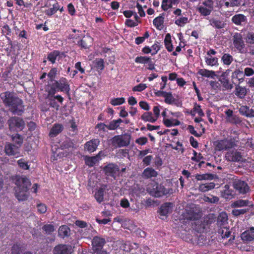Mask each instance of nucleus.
I'll use <instances>...</instances> for the list:
<instances>
[{
  "instance_id": "obj_53",
  "label": "nucleus",
  "mask_w": 254,
  "mask_h": 254,
  "mask_svg": "<svg viewBox=\"0 0 254 254\" xmlns=\"http://www.w3.org/2000/svg\"><path fill=\"white\" fill-rule=\"evenodd\" d=\"M68 126L69 130L71 131H73L74 133H76L77 131V126L75 122V120L72 119L68 122Z\"/></svg>"
},
{
  "instance_id": "obj_13",
  "label": "nucleus",
  "mask_w": 254,
  "mask_h": 254,
  "mask_svg": "<svg viewBox=\"0 0 254 254\" xmlns=\"http://www.w3.org/2000/svg\"><path fill=\"white\" fill-rule=\"evenodd\" d=\"M228 161L233 162H243V158L241 152L237 150H232L228 151L225 156Z\"/></svg>"
},
{
  "instance_id": "obj_44",
  "label": "nucleus",
  "mask_w": 254,
  "mask_h": 254,
  "mask_svg": "<svg viewBox=\"0 0 254 254\" xmlns=\"http://www.w3.org/2000/svg\"><path fill=\"white\" fill-rule=\"evenodd\" d=\"M209 22L211 26L217 29H221L224 27V23L219 20L211 19L209 20Z\"/></svg>"
},
{
  "instance_id": "obj_48",
  "label": "nucleus",
  "mask_w": 254,
  "mask_h": 254,
  "mask_svg": "<svg viewBox=\"0 0 254 254\" xmlns=\"http://www.w3.org/2000/svg\"><path fill=\"white\" fill-rule=\"evenodd\" d=\"M74 144L70 138H66L64 140L61 144V147L63 149H68L73 148Z\"/></svg>"
},
{
  "instance_id": "obj_34",
  "label": "nucleus",
  "mask_w": 254,
  "mask_h": 254,
  "mask_svg": "<svg viewBox=\"0 0 254 254\" xmlns=\"http://www.w3.org/2000/svg\"><path fill=\"white\" fill-rule=\"evenodd\" d=\"M69 228L66 225H63L60 227L58 231L59 236L64 238L69 236L70 233Z\"/></svg>"
},
{
  "instance_id": "obj_63",
  "label": "nucleus",
  "mask_w": 254,
  "mask_h": 254,
  "mask_svg": "<svg viewBox=\"0 0 254 254\" xmlns=\"http://www.w3.org/2000/svg\"><path fill=\"white\" fill-rule=\"evenodd\" d=\"M245 39L248 43L254 44V33H248Z\"/></svg>"
},
{
  "instance_id": "obj_4",
  "label": "nucleus",
  "mask_w": 254,
  "mask_h": 254,
  "mask_svg": "<svg viewBox=\"0 0 254 254\" xmlns=\"http://www.w3.org/2000/svg\"><path fill=\"white\" fill-rule=\"evenodd\" d=\"M131 136L129 134L115 135L111 139V144L115 148L125 147L130 143Z\"/></svg>"
},
{
  "instance_id": "obj_24",
  "label": "nucleus",
  "mask_w": 254,
  "mask_h": 254,
  "mask_svg": "<svg viewBox=\"0 0 254 254\" xmlns=\"http://www.w3.org/2000/svg\"><path fill=\"white\" fill-rule=\"evenodd\" d=\"M64 126L61 124H55L51 128L49 135L50 137H55L60 133L64 129Z\"/></svg>"
},
{
  "instance_id": "obj_62",
  "label": "nucleus",
  "mask_w": 254,
  "mask_h": 254,
  "mask_svg": "<svg viewBox=\"0 0 254 254\" xmlns=\"http://www.w3.org/2000/svg\"><path fill=\"white\" fill-rule=\"evenodd\" d=\"M248 211V209H234L232 210V213L235 216H239L241 215L244 214Z\"/></svg>"
},
{
  "instance_id": "obj_40",
  "label": "nucleus",
  "mask_w": 254,
  "mask_h": 254,
  "mask_svg": "<svg viewBox=\"0 0 254 254\" xmlns=\"http://www.w3.org/2000/svg\"><path fill=\"white\" fill-rule=\"evenodd\" d=\"M164 20V18L163 16H159L153 20V23L157 29L161 30L162 28Z\"/></svg>"
},
{
  "instance_id": "obj_55",
  "label": "nucleus",
  "mask_w": 254,
  "mask_h": 254,
  "mask_svg": "<svg viewBox=\"0 0 254 254\" xmlns=\"http://www.w3.org/2000/svg\"><path fill=\"white\" fill-rule=\"evenodd\" d=\"M125 102V99L123 97L113 98L110 103L113 106L120 105Z\"/></svg>"
},
{
  "instance_id": "obj_45",
  "label": "nucleus",
  "mask_w": 254,
  "mask_h": 254,
  "mask_svg": "<svg viewBox=\"0 0 254 254\" xmlns=\"http://www.w3.org/2000/svg\"><path fill=\"white\" fill-rule=\"evenodd\" d=\"M233 60V57L229 54H224L221 58V61L225 65H230Z\"/></svg>"
},
{
  "instance_id": "obj_33",
  "label": "nucleus",
  "mask_w": 254,
  "mask_h": 254,
  "mask_svg": "<svg viewBox=\"0 0 254 254\" xmlns=\"http://www.w3.org/2000/svg\"><path fill=\"white\" fill-rule=\"evenodd\" d=\"M198 73L202 76L206 77H211L215 78L216 76L215 72L212 70H209L206 69H200L198 71Z\"/></svg>"
},
{
  "instance_id": "obj_58",
  "label": "nucleus",
  "mask_w": 254,
  "mask_h": 254,
  "mask_svg": "<svg viewBox=\"0 0 254 254\" xmlns=\"http://www.w3.org/2000/svg\"><path fill=\"white\" fill-rule=\"evenodd\" d=\"M219 198L217 196L211 195V197L205 196L204 200L211 203H215L218 202Z\"/></svg>"
},
{
  "instance_id": "obj_22",
  "label": "nucleus",
  "mask_w": 254,
  "mask_h": 254,
  "mask_svg": "<svg viewBox=\"0 0 254 254\" xmlns=\"http://www.w3.org/2000/svg\"><path fill=\"white\" fill-rule=\"evenodd\" d=\"M5 152L8 155H14L19 153L18 146L11 143H6L5 145Z\"/></svg>"
},
{
  "instance_id": "obj_49",
  "label": "nucleus",
  "mask_w": 254,
  "mask_h": 254,
  "mask_svg": "<svg viewBox=\"0 0 254 254\" xmlns=\"http://www.w3.org/2000/svg\"><path fill=\"white\" fill-rule=\"evenodd\" d=\"M12 139L13 142L15 143L14 145L18 146V148L20 147L23 143V138L19 134H15L12 137Z\"/></svg>"
},
{
  "instance_id": "obj_54",
  "label": "nucleus",
  "mask_w": 254,
  "mask_h": 254,
  "mask_svg": "<svg viewBox=\"0 0 254 254\" xmlns=\"http://www.w3.org/2000/svg\"><path fill=\"white\" fill-rule=\"evenodd\" d=\"M195 179L197 181L206 180H211L213 179L212 175L209 174H196L195 175Z\"/></svg>"
},
{
  "instance_id": "obj_17",
  "label": "nucleus",
  "mask_w": 254,
  "mask_h": 254,
  "mask_svg": "<svg viewBox=\"0 0 254 254\" xmlns=\"http://www.w3.org/2000/svg\"><path fill=\"white\" fill-rule=\"evenodd\" d=\"M72 252L71 246L65 244H59L53 250V254H71Z\"/></svg>"
},
{
  "instance_id": "obj_30",
  "label": "nucleus",
  "mask_w": 254,
  "mask_h": 254,
  "mask_svg": "<svg viewBox=\"0 0 254 254\" xmlns=\"http://www.w3.org/2000/svg\"><path fill=\"white\" fill-rule=\"evenodd\" d=\"M247 90L246 87L237 85L236 86L235 94L239 98L243 99L246 95Z\"/></svg>"
},
{
  "instance_id": "obj_59",
  "label": "nucleus",
  "mask_w": 254,
  "mask_h": 254,
  "mask_svg": "<svg viewBox=\"0 0 254 254\" xmlns=\"http://www.w3.org/2000/svg\"><path fill=\"white\" fill-rule=\"evenodd\" d=\"M147 88V86L145 84L140 83L138 85L135 86L132 88V91L141 92L145 90Z\"/></svg>"
},
{
  "instance_id": "obj_41",
  "label": "nucleus",
  "mask_w": 254,
  "mask_h": 254,
  "mask_svg": "<svg viewBox=\"0 0 254 254\" xmlns=\"http://www.w3.org/2000/svg\"><path fill=\"white\" fill-rule=\"evenodd\" d=\"M235 207H244L246 206H252L253 204L248 200L239 199L233 203Z\"/></svg>"
},
{
  "instance_id": "obj_57",
  "label": "nucleus",
  "mask_w": 254,
  "mask_h": 254,
  "mask_svg": "<svg viewBox=\"0 0 254 254\" xmlns=\"http://www.w3.org/2000/svg\"><path fill=\"white\" fill-rule=\"evenodd\" d=\"M17 164L20 168L24 170H28L29 168L27 162L24 159H20L17 161Z\"/></svg>"
},
{
  "instance_id": "obj_25",
  "label": "nucleus",
  "mask_w": 254,
  "mask_h": 254,
  "mask_svg": "<svg viewBox=\"0 0 254 254\" xmlns=\"http://www.w3.org/2000/svg\"><path fill=\"white\" fill-rule=\"evenodd\" d=\"M172 207L173 203L171 202H166L162 204L159 209L160 215L166 217L168 214L171 212Z\"/></svg>"
},
{
  "instance_id": "obj_47",
  "label": "nucleus",
  "mask_w": 254,
  "mask_h": 254,
  "mask_svg": "<svg viewBox=\"0 0 254 254\" xmlns=\"http://www.w3.org/2000/svg\"><path fill=\"white\" fill-rule=\"evenodd\" d=\"M58 73V69L56 67H53L50 69L47 74L48 77L50 79V82L52 83L53 81H55V77Z\"/></svg>"
},
{
  "instance_id": "obj_28",
  "label": "nucleus",
  "mask_w": 254,
  "mask_h": 254,
  "mask_svg": "<svg viewBox=\"0 0 254 254\" xmlns=\"http://www.w3.org/2000/svg\"><path fill=\"white\" fill-rule=\"evenodd\" d=\"M221 196L225 199H231L232 198L233 190L230 189V186L228 185H225L223 189L221 190Z\"/></svg>"
},
{
  "instance_id": "obj_27",
  "label": "nucleus",
  "mask_w": 254,
  "mask_h": 254,
  "mask_svg": "<svg viewBox=\"0 0 254 254\" xmlns=\"http://www.w3.org/2000/svg\"><path fill=\"white\" fill-rule=\"evenodd\" d=\"M192 228L198 233H201L205 229V223L198 218L196 221L192 223Z\"/></svg>"
},
{
  "instance_id": "obj_31",
  "label": "nucleus",
  "mask_w": 254,
  "mask_h": 254,
  "mask_svg": "<svg viewBox=\"0 0 254 254\" xmlns=\"http://www.w3.org/2000/svg\"><path fill=\"white\" fill-rule=\"evenodd\" d=\"M157 172L152 168H147L143 172L142 176L144 178L149 179L157 176Z\"/></svg>"
},
{
  "instance_id": "obj_36",
  "label": "nucleus",
  "mask_w": 254,
  "mask_h": 254,
  "mask_svg": "<svg viewBox=\"0 0 254 254\" xmlns=\"http://www.w3.org/2000/svg\"><path fill=\"white\" fill-rule=\"evenodd\" d=\"M163 122L164 125L168 127L178 126L180 124V122L179 120L174 119L163 118Z\"/></svg>"
},
{
  "instance_id": "obj_26",
  "label": "nucleus",
  "mask_w": 254,
  "mask_h": 254,
  "mask_svg": "<svg viewBox=\"0 0 254 254\" xmlns=\"http://www.w3.org/2000/svg\"><path fill=\"white\" fill-rule=\"evenodd\" d=\"M102 153V151H100L98 154L93 157H86L85 162L86 165L89 167H93L95 164L97 163L100 160V156Z\"/></svg>"
},
{
  "instance_id": "obj_8",
  "label": "nucleus",
  "mask_w": 254,
  "mask_h": 254,
  "mask_svg": "<svg viewBox=\"0 0 254 254\" xmlns=\"http://www.w3.org/2000/svg\"><path fill=\"white\" fill-rule=\"evenodd\" d=\"M103 171L106 175L113 177L115 180L120 174V167L115 163H109L106 165L103 168Z\"/></svg>"
},
{
  "instance_id": "obj_2",
  "label": "nucleus",
  "mask_w": 254,
  "mask_h": 254,
  "mask_svg": "<svg viewBox=\"0 0 254 254\" xmlns=\"http://www.w3.org/2000/svg\"><path fill=\"white\" fill-rule=\"evenodd\" d=\"M16 187L15 188V195L19 201H25L27 199V191L31 185L30 180L26 177H19L15 181Z\"/></svg>"
},
{
  "instance_id": "obj_38",
  "label": "nucleus",
  "mask_w": 254,
  "mask_h": 254,
  "mask_svg": "<svg viewBox=\"0 0 254 254\" xmlns=\"http://www.w3.org/2000/svg\"><path fill=\"white\" fill-rule=\"evenodd\" d=\"M165 46L168 52H172L173 50V46L172 44L171 37L169 33L166 35L164 39Z\"/></svg>"
},
{
  "instance_id": "obj_61",
  "label": "nucleus",
  "mask_w": 254,
  "mask_h": 254,
  "mask_svg": "<svg viewBox=\"0 0 254 254\" xmlns=\"http://www.w3.org/2000/svg\"><path fill=\"white\" fill-rule=\"evenodd\" d=\"M193 112L197 113L200 117L204 116V115L202 110L201 109V106L199 105H198L197 103L194 104L193 108Z\"/></svg>"
},
{
  "instance_id": "obj_21",
  "label": "nucleus",
  "mask_w": 254,
  "mask_h": 254,
  "mask_svg": "<svg viewBox=\"0 0 254 254\" xmlns=\"http://www.w3.org/2000/svg\"><path fill=\"white\" fill-rule=\"evenodd\" d=\"M63 57H65L64 53L60 52L57 50H54L48 54L47 60L51 62L52 64H54L56 63V60L57 58L59 59Z\"/></svg>"
},
{
  "instance_id": "obj_9",
  "label": "nucleus",
  "mask_w": 254,
  "mask_h": 254,
  "mask_svg": "<svg viewBox=\"0 0 254 254\" xmlns=\"http://www.w3.org/2000/svg\"><path fill=\"white\" fill-rule=\"evenodd\" d=\"M47 99L48 100L49 105L50 107L55 109L57 111L59 110L60 105L58 104L56 100L62 104L64 101V98L60 95H55V93L50 91H47Z\"/></svg>"
},
{
  "instance_id": "obj_16",
  "label": "nucleus",
  "mask_w": 254,
  "mask_h": 254,
  "mask_svg": "<svg viewBox=\"0 0 254 254\" xmlns=\"http://www.w3.org/2000/svg\"><path fill=\"white\" fill-rule=\"evenodd\" d=\"M106 243L105 239L100 236H95L92 240V249L94 253H98Z\"/></svg>"
},
{
  "instance_id": "obj_37",
  "label": "nucleus",
  "mask_w": 254,
  "mask_h": 254,
  "mask_svg": "<svg viewBox=\"0 0 254 254\" xmlns=\"http://www.w3.org/2000/svg\"><path fill=\"white\" fill-rule=\"evenodd\" d=\"M184 217L185 220L195 221L199 218V216L197 213L194 212L193 211L189 210L185 214Z\"/></svg>"
},
{
  "instance_id": "obj_42",
  "label": "nucleus",
  "mask_w": 254,
  "mask_h": 254,
  "mask_svg": "<svg viewBox=\"0 0 254 254\" xmlns=\"http://www.w3.org/2000/svg\"><path fill=\"white\" fill-rule=\"evenodd\" d=\"M244 76L243 71L239 69H236L232 73V78L238 79L240 82H242L244 80Z\"/></svg>"
},
{
  "instance_id": "obj_23",
  "label": "nucleus",
  "mask_w": 254,
  "mask_h": 254,
  "mask_svg": "<svg viewBox=\"0 0 254 254\" xmlns=\"http://www.w3.org/2000/svg\"><path fill=\"white\" fill-rule=\"evenodd\" d=\"M239 112L240 114L246 117H254V108H250L247 106H241L239 109Z\"/></svg>"
},
{
  "instance_id": "obj_18",
  "label": "nucleus",
  "mask_w": 254,
  "mask_h": 254,
  "mask_svg": "<svg viewBox=\"0 0 254 254\" xmlns=\"http://www.w3.org/2000/svg\"><path fill=\"white\" fill-rule=\"evenodd\" d=\"M92 42L93 39L91 37L84 36L82 39L80 38L79 40L77 41V43L76 44L82 48L87 49L91 46Z\"/></svg>"
},
{
  "instance_id": "obj_43",
  "label": "nucleus",
  "mask_w": 254,
  "mask_h": 254,
  "mask_svg": "<svg viewBox=\"0 0 254 254\" xmlns=\"http://www.w3.org/2000/svg\"><path fill=\"white\" fill-rule=\"evenodd\" d=\"M206 64L210 66H215L218 64V58L212 56H206L205 58Z\"/></svg>"
},
{
  "instance_id": "obj_20",
  "label": "nucleus",
  "mask_w": 254,
  "mask_h": 254,
  "mask_svg": "<svg viewBox=\"0 0 254 254\" xmlns=\"http://www.w3.org/2000/svg\"><path fill=\"white\" fill-rule=\"evenodd\" d=\"M242 240L246 242L254 241V227H251L241 234Z\"/></svg>"
},
{
  "instance_id": "obj_14",
  "label": "nucleus",
  "mask_w": 254,
  "mask_h": 254,
  "mask_svg": "<svg viewBox=\"0 0 254 254\" xmlns=\"http://www.w3.org/2000/svg\"><path fill=\"white\" fill-rule=\"evenodd\" d=\"M229 71L230 70L228 69L226 71L223 72L220 75H216V76L225 90H231L233 88V85L230 82L228 78Z\"/></svg>"
},
{
  "instance_id": "obj_60",
  "label": "nucleus",
  "mask_w": 254,
  "mask_h": 254,
  "mask_svg": "<svg viewBox=\"0 0 254 254\" xmlns=\"http://www.w3.org/2000/svg\"><path fill=\"white\" fill-rule=\"evenodd\" d=\"M172 4L169 2V0H163L162 2V8L166 11L172 7Z\"/></svg>"
},
{
  "instance_id": "obj_39",
  "label": "nucleus",
  "mask_w": 254,
  "mask_h": 254,
  "mask_svg": "<svg viewBox=\"0 0 254 254\" xmlns=\"http://www.w3.org/2000/svg\"><path fill=\"white\" fill-rule=\"evenodd\" d=\"M59 9V4L58 2H55L52 5V7L46 9L45 11V13L48 16H52L56 13Z\"/></svg>"
},
{
  "instance_id": "obj_5",
  "label": "nucleus",
  "mask_w": 254,
  "mask_h": 254,
  "mask_svg": "<svg viewBox=\"0 0 254 254\" xmlns=\"http://www.w3.org/2000/svg\"><path fill=\"white\" fill-rule=\"evenodd\" d=\"M196 9L201 15L208 16L214 9V1L212 0H205Z\"/></svg>"
},
{
  "instance_id": "obj_35",
  "label": "nucleus",
  "mask_w": 254,
  "mask_h": 254,
  "mask_svg": "<svg viewBox=\"0 0 254 254\" xmlns=\"http://www.w3.org/2000/svg\"><path fill=\"white\" fill-rule=\"evenodd\" d=\"M141 119L144 122L150 123H154L157 121L156 118H154L153 116L152 113L151 112L144 113L141 116Z\"/></svg>"
},
{
  "instance_id": "obj_29",
  "label": "nucleus",
  "mask_w": 254,
  "mask_h": 254,
  "mask_svg": "<svg viewBox=\"0 0 254 254\" xmlns=\"http://www.w3.org/2000/svg\"><path fill=\"white\" fill-rule=\"evenodd\" d=\"M246 17L241 14H236L232 18V22L237 25H243L244 23L246 22Z\"/></svg>"
},
{
  "instance_id": "obj_3",
  "label": "nucleus",
  "mask_w": 254,
  "mask_h": 254,
  "mask_svg": "<svg viewBox=\"0 0 254 254\" xmlns=\"http://www.w3.org/2000/svg\"><path fill=\"white\" fill-rule=\"evenodd\" d=\"M70 90V85L68 80L65 77H61L59 80L53 81L49 84V89L48 90L55 94L58 92H64L69 97Z\"/></svg>"
},
{
  "instance_id": "obj_10",
  "label": "nucleus",
  "mask_w": 254,
  "mask_h": 254,
  "mask_svg": "<svg viewBox=\"0 0 254 254\" xmlns=\"http://www.w3.org/2000/svg\"><path fill=\"white\" fill-rule=\"evenodd\" d=\"M234 188L239 192V193L245 194L250 192V188L248 184L240 179H235L233 181Z\"/></svg>"
},
{
  "instance_id": "obj_46",
  "label": "nucleus",
  "mask_w": 254,
  "mask_h": 254,
  "mask_svg": "<svg viewBox=\"0 0 254 254\" xmlns=\"http://www.w3.org/2000/svg\"><path fill=\"white\" fill-rule=\"evenodd\" d=\"M42 229L43 231L47 235H50L52 232L55 231V227L52 224L44 225Z\"/></svg>"
},
{
  "instance_id": "obj_7",
  "label": "nucleus",
  "mask_w": 254,
  "mask_h": 254,
  "mask_svg": "<svg viewBox=\"0 0 254 254\" xmlns=\"http://www.w3.org/2000/svg\"><path fill=\"white\" fill-rule=\"evenodd\" d=\"M9 129L11 131H18L22 130L25 127L23 120L18 117H12L7 121Z\"/></svg>"
},
{
  "instance_id": "obj_52",
  "label": "nucleus",
  "mask_w": 254,
  "mask_h": 254,
  "mask_svg": "<svg viewBox=\"0 0 254 254\" xmlns=\"http://www.w3.org/2000/svg\"><path fill=\"white\" fill-rule=\"evenodd\" d=\"M104 192L100 189H98V190L95 193V198L97 201L99 203H101L104 200Z\"/></svg>"
},
{
  "instance_id": "obj_12",
  "label": "nucleus",
  "mask_w": 254,
  "mask_h": 254,
  "mask_svg": "<svg viewBox=\"0 0 254 254\" xmlns=\"http://www.w3.org/2000/svg\"><path fill=\"white\" fill-rule=\"evenodd\" d=\"M233 44L234 47L241 53L245 52V44L243 36L240 33H235L233 36Z\"/></svg>"
},
{
  "instance_id": "obj_56",
  "label": "nucleus",
  "mask_w": 254,
  "mask_h": 254,
  "mask_svg": "<svg viewBox=\"0 0 254 254\" xmlns=\"http://www.w3.org/2000/svg\"><path fill=\"white\" fill-rule=\"evenodd\" d=\"M164 98L165 103L169 104H171L175 101V99L170 92H166Z\"/></svg>"
},
{
  "instance_id": "obj_15",
  "label": "nucleus",
  "mask_w": 254,
  "mask_h": 254,
  "mask_svg": "<svg viewBox=\"0 0 254 254\" xmlns=\"http://www.w3.org/2000/svg\"><path fill=\"white\" fill-rule=\"evenodd\" d=\"M169 193V190L163 186L156 184L153 186V189L150 190V193L156 197H159L166 195Z\"/></svg>"
},
{
  "instance_id": "obj_11",
  "label": "nucleus",
  "mask_w": 254,
  "mask_h": 254,
  "mask_svg": "<svg viewBox=\"0 0 254 254\" xmlns=\"http://www.w3.org/2000/svg\"><path fill=\"white\" fill-rule=\"evenodd\" d=\"M226 115V121L231 124L236 126L242 125V119L238 115L233 114V111L231 109H228L225 111Z\"/></svg>"
},
{
  "instance_id": "obj_19",
  "label": "nucleus",
  "mask_w": 254,
  "mask_h": 254,
  "mask_svg": "<svg viewBox=\"0 0 254 254\" xmlns=\"http://www.w3.org/2000/svg\"><path fill=\"white\" fill-rule=\"evenodd\" d=\"M100 140L98 139H93L87 141L85 144V149L91 153L95 151L100 144Z\"/></svg>"
},
{
  "instance_id": "obj_1",
  "label": "nucleus",
  "mask_w": 254,
  "mask_h": 254,
  "mask_svg": "<svg viewBox=\"0 0 254 254\" xmlns=\"http://www.w3.org/2000/svg\"><path fill=\"white\" fill-rule=\"evenodd\" d=\"M2 102L13 114L21 115L24 111L22 100L13 92L6 91L0 95Z\"/></svg>"
},
{
  "instance_id": "obj_51",
  "label": "nucleus",
  "mask_w": 254,
  "mask_h": 254,
  "mask_svg": "<svg viewBox=\"0 0 254 254\" xmlns=\"http://www.w3.org/2000/svg\"><path fill=\"white\" fill-rule=\"evenodd\" d=\"M151 58L146 56L137 57L135 59V62L136 63L146 64L150 61Z\"/></svg>"
},
{
  "instance_id": "obj_6",
  "label": "nucleus",
  "mask_w": 254,
  "mask_h": 254,
  "mask_svg": "<svg viewBox=\"0 0 254 254\" xmlns=\"http://www.w3.org/2000/svg\"><path fill=\"white\" fill-rule=\"evenodd\" d=\"M215 150L221 151L232 148L236 146L235 140L233 139H224L219 140L214 142Z\"/></svg>"
},
{
  "instance_id": "obj_50",
  "label": "nucleus",
  "mask_w": 254,
  "mask_h": 254,
  "mask_svg": "<svg viewBox=\"0 0 254 254\" xmlns=\"http://www.w3.org/2000/svg\"><path fill=\"white\" fill-rule=\"evenodd\" d=\"M94 66L100 70H102L104 68V61L102 59H96L93 62Z\"/></svg>"
},
{
  "instance_id": "obj_32",
  "label": "nucleus",
  "mask_w": 254,
  "mask_h": 254,
  "mask_svg": "<svg viewBox=\"0 0 254 254\" xmlns=\"http://www.w3.org/2000/svg\"><path fill=\"white\" fill-rule=\"evenodd\" d=\"M215 187V184L213 182L200 184L198 187V190L201 192H206L213 189Z\"/></svg>"
},
{
  "instance_id": "obj_64",
  "label": "nucleus",
  "mask_w": 254,
  "mask_h": 254,
  "mask_svg": "<svg viewBox=\"0 0 254 254\" xmlns=\"http://www.w3.org/2000/svg\"><path fill=\"white\" fill-rule=\"evenodd\" d=\"M119 126H118L115 120L110 122V123L108 125H107V128L109 130H115Z\"/></svg>"
}]
</instances>
